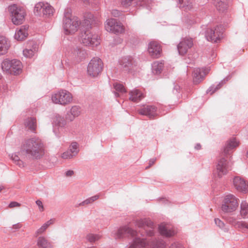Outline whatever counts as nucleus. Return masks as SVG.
I'll return each mask as SVG.
<instances>
[{
    "label": "nucleus",
    "instance_id": "1",
    "mask_svg": "<svg viewBox=\"0 0 248 248\" xmlns=\"http://www.w3.org/2000/svg\"><path fill=\"white\" fill-rule=\"evenodd\" d=\"M44 154V144L38 137H34L23 140L21 144L20 152L12 154L11 158L13 162L20 168L25 166L24 163L20 159L22 158L32 159H40Z\"/></svg>",
    "mask_w": 248,
    "mask_h": 248
},
{
    "label": "nucleus",
    "instance_id": "2",
    "mask_svg": "<svg viewBox=\"0 0 248 248\" xmlns=\"http://www.w3.org/2000/svg\"><path fill=\"white\" fill-rule=\"evenodd\" d=\"M126 235L133 238L129 248H140V238L138 232L129 226L121 227L116 232H112V236L115 239H122Z\"/></svg>",
    "mask_w": 248,
    "mask_h": 248
},
{
    "label": "nucleus",
    "instance_id": "3",
    "mask_svg": "<svg viewBox=\"0 0 248 248\" xmlns=\"http://www.w3.org/2000/svg\"><path fill=\"white\" fill-rule=\"evenodd\" d=\"M22 63L19 60L5 59L1 63V68L7 74L18 75L22 71Z\"/></svg>",
    "mask_w": 248,
    "mask_h": 248
},
{
    "label": "nucleus",
    "instance_id": "4",
    "mask_svg": "<svg viewBox=\"0 0 248 248\" xmlns=\"http://www.w3.org/2000/svg\"><path fill=\"white\" fill-rule=\"evenodd\" d=\"M79 41L81 43L85 46L94 47L100 44V38L99 36L95 33L93 34L89 30H87L81 33Z\"/></svg>",
    "mask_w": 248,
    "mask_h": 248
},
{
    "label": "nucleus",
    "instance_id": "5",
    "mask_svg": "<svg viewBox=\"0 0 248 248\" xmlns=\"http://www.w3.org/2000/svg\"><path fill=\"white\" fill-rule=\"evenodd\" d=\"M72 98V94L65 90H61L51 95V100L53 103L63 106L70 103Z\"/></svg>",
    "mask_w": 248,
    "mask_h": 248
},
{
    "label": "nucleus",
    "instance_id": "6",
    "mask_svg": "<svg viewBox=\"0 0 248 248\" xmlns=\"http://www.w3.org/2000/svg\"><path fill=\"white\" fill-rule=\"evenodd\" d=\"M9 11L14 24L18 25L23 23L25 16V11L23 8L14 4L9 6Z\"/></svg>",
    "mask_w": 248,
    "mask_h": 248
},
{
    "label": "nucleus",
    "instance_id": "7",
    "mask_svg": "<svg viewBox=\"0 0 248 248\" xmlns=\"http://www.w3.org/2000/svg\"><path fill=\"white\" fill-rule=\"evenodd\" d=\"M80 24V22L77 17L63 18L62 27L64 33L66 35L74 34L78 31Z\"/></svg>",
    "mask_w": 248,
    "mask_h": 248
},
{
    "label": "nucleus",
    "instance_id": "8",
    "mask_svg": "<svg viewBox=\"0 0 248 248\" xmlns=\"http://www.w3.org/2000/svg\"><path fill=\"white\" fill-rule=\"evenodd\" d=\"M103 64L100 58H93L88 64L87 73L93 77H97L102 71Z\"/></svg>",
    "mask_w": 248,
    "mask_h": 248
},
{
    "label": "nucleus",
    "instance_id": "9",
    "mask_svg": "<svg viewBox=\"0 0 248 248\" xmlns=\"http://www.w3.org/2000/svg\"><path fill=\"white\" fill-rule=\"evenodd\" d=\"M238 202L239 200L234 195H228L224 198L222 209L225 212H232L237 208Z\"/></svg>",
    "mask_w": 248,
    "mask_h": 248
},
{
    "label": "nucleus",
    "instance_id": "10",
    "mask_svg": "<svg viewBox=\"0 0 248 248\" xmlns=\"http://www.w3.org/2000/svg\"><path fill=\"white\" fill-rule=\"evenodd\" d=\"M105 28L108 31L115 34L122 33L124 31V28L122 23L113 18L107 20Z\"/></svg>",
    "mask_w": 248,
    "mask_h": 248
},
{
    "label": "nucleus",
    "instance_id": "11",
    "mask_svg": "<svg viewBox=\"0 0 248 248\" xmlns=\"http://www.w3.org/2000/svg\"><path fill=\"white\" fill-rule=\"evenodd\" d=\"M149 55L153 58L157 59L162 54V49L160 43L156 41H151L148 46Z\"/></svg>",
    "mask_w": 248,
    "mask_h": 248
},
{
    "label": "nucleus",
    "instance_id": "12",
    "mask_svg": "<svg viewBox=\"0 0 248 248\" xmlns=\"http://www.w3.org/2000/svg\"><path fill=\"white\" fill-rule=\"evenodd\" d=\"M140 114L145 115L150 119H155L159 115V111L154 106L143 105L140 108Z\"/></svg>",
    "mask_w": 248,
    "mask_h": 248
},
{
    "label": "nucleus",
    "instance_id": "13",
    "mask_svg": "<svg viewBox=\"0 0 248 248\" xmlns=\"http://www.w3.org/2000/svg\"><path fill=\"white\" fill-rule=\"evenodd\" d=\"M227 171L228 167L227 160L225 158L222 157L218 161L215 176V177L220 178L224 175L226 174Z\"/></svg>",
    "mask_w": 248,
    "mask_h": 248
},
{
    "label": "nucleus",
    "instance_id": "14",
    "mask_svg": "<svg viewBox=\"0 0 248 248\" xmlns=\"http://www.w3.org/2000/svg\"><path fill=\"white\" fill-rule=\"evenodd\" d=\"M233 185L235 188L239 192L246 193L248 191V182L240 177H235L233 180Z\"/></svg>",
    "mask_w": 248,
    "mask_h": 248
},
{
    "label": "nucleus",
    "instance_id": "15",
    "mask_svg": "<svg viewBox=\"0 0 248 248\" xmlns=\"http://www.w3.org/2000/svg\"><path fill=\"white\" fill-rule=\"evenodd\" d=\"M71 56L77 62H79L85 59L87 53L85 49L77 46L72 49Z\"/></svg>",
    "mask_w": 248,
    "mask_h": 248
},
{
    "label": "nucleus",
    "instance_id": "16",
    "mask_svg": "<svg viewBox=\"0 0 248 248\" xmlns=\"http://www.w3.org/2000/svg\"><path fill=\"white\" fill-rule=\"evenodd\" d=\"M239 142L236 138H232L229 139L226 142L223 153L224 155H230L233 152V149L238 147Z\"/></svg>",
    "mask_w": 248,
    "mask_h": 248
},
{
    "label": "nucleus",
    "instance_id": "17",
    "mask_svg": "<svg viewBox=\"0 0 248 248\" xmlns=\"http://www.w3.org/2000/svg\"><path fill=\"white\" fill-rule=\"evenodd\" d=\"M193 45V40L191 38H185L183 39L178 46V50L181 55L185 54L188 49Z\"/></svg>",
    "mask_w": 248,
    "mask_h": 248
},
{
    "label": "nucleus",
    "instance_id": "18",
    "mask_svg": "<svg viewBox=\"0 0 248 248\" xmlns=\"http://www.w3.org/2000/svg\"><path fill=\"white\" fill-rule=\"evenodd\" d=\"M160 233L166 237H171L176 233L174 229L169 224L162 223L158 227Z\"/></svg>",
    "mask_w": 248,
    "mask_h": 248
},
{
    "label": "nucleus",
    "instance_id": "19",
    "mask_svg": "<svg viewBox=\"0 0 248 248\" xmlns=\"http://www.w3.org/2000/svg\"><path fill=\"white\" fill-rule=\"evenodd\" d=\"M209 72L208 69H195L193 72V80L195 84H198Z\"/></svg>",
    "mask_w": 248,
    "mask_h": 248
},
{
    "label": "nucleus",
    "instance_id": "20",
    "mask_svg": "<svg viewBox=\"0 0 248 248\" xmlns=\"http://www.w3.org/2000/svg\"><path fill=\"white\" fill-rule=\"evenodd\" d=\"M220 35L218 29H209L206 31V38L208 41L217 42L220 39Z\"/></svg>",
    "mask_w": 248,
    "mask_h": 248
},
{
    "label": "nucleus",
    "instance_id": "21",
    "mask_svg": "<svg viewBox=\"0 0 248 248\" xmlns=\"http://www.w3.org/2000/svg\"><path fill=\"white\" fill-rule=\"evenodd\" d=\"M10 46V41L5 36H0V55L7 53Z\"/></svg>",
    "mask_w": 248,
    "mask_h": 248
},
{
    "label": "nucleus",
    "instance_id": "22",
    "mask_svg": "<svg viewBox=\"0 0 248 248\" xmlns=\"http://www.w3.org/2000/svg\"><path fill=\"white\" fill-rule=\"evenodd\" d=\"M28 28L27 26H22L16 30L14 36L15 38L18 41L25 40L28 35Z\"/></svg>",
    "mask_w": 248,
    "mask_h": 248
},
{
    "label": "nucleus",
    "instance_id": "23",
    "mask_svg": "<svg viewBox=\"0 0 248 248\" xmlns=\"http://www.w3.org/2000/svg\"><path fill=\"white\" fill-rule=\"evenodd\" d=\"M119 62L121 67L125 71L129 70L132 65V59L130 57L122 58Z\"/></svg>",
    "mask_w": 248,
    "mask_h": 248
},
{
    "label": "nucleus",
    "instance_id": "24",
    "mask_svg": "<svg viewBox=\"0 0 248 248\" xmlns=\"http://www.w3.org/2000/svg\"><path fill=\"white\" fill-rule=\"evenodd\" d=\"M84 18V23L87 29L91 28L93 25L96 23L93 15L90 13H86Z\"/></svg>",
    "mask_w": 248,
    "mask_h": 248
},
{
    "label": "nucleus",
    "instance_id": "25",
    "mask_svg": "<svg viewBox=\"0 0 248 248\" xmlns=\"http://www.w3.org/2000/svg\"><path fill=\"white\" fill-rule=\"evenodd\" d=\"M113 88L115 90L112 91L114 93L115 97H118L120 96V93H124L126 92V89L124 86L121 83L117 82H114L113 84Z\"/></svg>",
    "mask_w": 248,
    "mask_h": 248
},
{
    "label": "nucleus",
    "instance_id": "26",
    "mask_svg": "<svg viewBox=\"0 0 248 248\" xmlns=\"http://www.w3.org/2000/svg\"><path fill=\"white\" fill-rule=\"evenodd\" d=\"M164 68V62L161 61H155L152 65V70L153 74H160Z\"/></svg>",
    "mask_w": 248,
    "mask_h": 248
},
{
    "label": "nucleus",
    "instance_id": "27",
    "mask_svg": "<svg viewBox=\"0 0 248 248\" xmlns=\"http://www.w3.org/2000/svg\"><path fill=\"white\" fill-rule=\"evenodd\" d=\"M38 48V46L36 44H34L31 47L24 49L23 54L25 57L31 58L37 52Z\"/></svg>",
    "mask_w": 248,
    "mask_h": 248
},
{
    "label": "nucleus",
    "instance_id": "28",
    "mask_svg": "<svg viewBox=\"0 0 248 248\" xmlns=\"http://www.w3.org/2000/svg\"><path fill=\"white\" fill-rule=\"evenodd\" d=\"M37 246L40 248H51L52 245L46 237L40 236L37 239Z\"/></svg>",
    "mask_w": 248,
    "mask_h": 248
},
{
    "label": "nucleus",
    "instance_id": "29",
    "mask_svg": "<svg viewBox=\"0 0 248 248\" xmlns=\"http://www.w3.org/2000/svg\"><path fill=\"white\" fill-rule=\"evenodd\" d=\"M179 6L184 11H188L193 8V3L191 0H179Z\"/></svg>",
    "mask_w": 248,
    "mask_h": 248
},
{
    "label": "nucleus",
    "instance_id": "30",
    "mask_svg": "<svg viewBox=\"0 0 248 248\" xmlns=\"http://www.w3.org/2000/svg\"><path fill=\"white\" fill-rule=\"evenodd\" d=\"M25 125L31 131H34L36 127V120L33 117H30L25 120Z\"/></svg>",
    "mask_w": 248,
    "mask_h": 248
},
{
    "label": "nucleus",
    "instance_id": "31",
    "mask_svg": "<svg viewBox=\"0 0 248 248\" xmlns=\"http://www.w3.org/2000/svg\"><path fill=\"white\" fill-rule=\"evenodd\" d=\"M53 124L59 127H62L65 125L66 122L63 117L57 114L55 116L53 120Z\"/></svg>",
    "mask_w": 248,
    "mask_h": 248
},
{
    "label": "nucleus",
    "instance_id": "32",
    "mask_svg": "<svg viewBox=\"0 0 248 248\" xmlns=\"http://www.w3.org/2000/svg\"><path fill=\"white\" fill-rule=\"evenodd\" d=\"M81 112V109L78 106H73L71 109L70 113L72 115V116H70L68 119L71 121L73 120L75 117H78L79 116Z\"/></svg>",
    "mask_w": 248,
    "mask_h": 248
},
{
    "label": "nucleus",
    "instance_id": "33",
    "mask_svg": "<svg viewBox=\"0 0 248 248\" xmlns=\"http://www.w3.org/2000/svg\"><path fill=\"white\" fill-rule=\"evenodd\" d=\"M129 100L134 102H138L140 98V92L138 89H134L129 93Z\"/></svg>",
    "mask_w": 248,
    "mask_h": 248
},
{
    "label": "nucleus",
    "instance_id": "34",
    "mask_svg": "<svg viewBox=\"0 0 248 248\" xmlns=\"http://www.w3.org/2000/svg\"><path fill=\"white\" fill-rule=\"evenodd\" d=\"M67 150L69 151L71 155H72L74 157L76 156L79 152L78 143L75 142H72L69 146Z\"/></svg>",
    "mask_w": 248,
    "mask_h": 248
},
{
    "label": "nucleus",
    "instance_id": "35",
    "mask_svg": "<svg viewBox=\"0 0 248 248\" xmlns=\"http://www.w3.org/2000/svg\"><path fill=\"white\" fill-rule=\"evenodd\" d=\"M53 8L47 3H45L42 14L44 15L50 16L53 14Z\"/></svg>",
    "mask_w": 248,
    "mask_h": 248
},
{
    "label": "nucleus",
    "instance_id": "36",
    "mask_svg": "<svg viewBox=\"0 0 248 248\" xmlns=\"http://www.w3.org/2000/svg\"><path fill=\"white\" fill-rule=\"evenodd\" d=\"M101 237V235L99 234L89 233L86 236V239L91 243H94L99 240Z\"/></svg>",
    "mask_w": 248,
    "mask_h": 248
},
{
    "label": "nucleus",
    "instance_id": "37",
    "mask_svg": "<svg viewBox=\"0 0 248 248\" xmlns=\"http://www.w3.org/2000/svg\"><path fill=\"white\" fill-rule=\"evenodd\" d=\"M240 214L241 216L245 217L248 214V203L243 202L240 205Z\"/></svg>",
    "mask_w": 248,
    "mask_h": 248
},
{
    "label": "nucleus",
    "instance_id": "38",
    "mask_svg": "<svg viewBox=\"0 0 248 248\" xmlns=\"http://www.w3.org/2000/svg\"><path fill=\"white\" fill-rule=\"evenodd\" d=\"M45 3L39 2L36 4L34 8V12L36 15H41L43 13Z\"/></svg>",
    "mask_w": 248,
    "mask_h": 248
},
{
    "label": "nucleus",
    "instance_id": "39",
    "mask_svg": "<svg viewBox=\"0 0 248 248\" xmlns=\"http://www.w3.org/2000/svg\"><path fill=\"white\" fill-rule=\"evenodd\" d=\"M74 156L71 155L69 151L67 150L61 155V157L64 159H70Z\"/></svg>",
    "mask_w": 248,
    "mask_h": 248
},
{
    "label": "nucleus",
    "instance_id": "40",
    "mask_svg": "<svg viewBox=\"0 0 248 248\" xmlns=\"http://www.w3.org/2000/svg\"><path fill=\"white\" fill-rule=\"evenodd\" d=\"M63 18H73L72 17V10L69 8H67L64 12Z\"/></svg>",
    "mask_w": 248,
    "mask_h": 248
},
{
    "label": "nucleus",
    "instance_id": "41",
    "mask_svg": "<svg viewBox=\"0 0 248 248\" xmlns=\"http://www.w3.org/2000/svg\"><path fill=\"white\" fill-rule=\"evenodd\" d=\"M216 6L217 9L220 11H224L227 8L226 4L221 1L218 2Z\"/></svg>",
    "mask_w": 248,
    "mask_h": 248
},
{
    "label": "nucleus",
    "instance_id": "42",
    "mask_svg": "<svg viewBox=\"0 0 248 248\" xmlns=\"http://www.w3.org/2000/svg\"><path fill=\"white\" fill-rule=\"evenodd\" d=\"M234 225L237 226L238 228H246L248 229V223L246 222H237Z\"/></svg>",
    "mask_w": 248,
    "mask_h": 248
},
{
    "label": "nucleus",
    "instance_id": "43",
    "mask_svg": "<svg viewBox=\"0 0 248 248\" xmlns=\"http://www.w3.org/2000/svg\"><path fill=\"white\" fill-rule=\"evenodd\" d=\"M47 228L46 226L44 224L39 229H38L35 232V235L37 236L40 234L43 233Z\"/></svg>",
    "mask_w": 248,
    "mask_h": 248
},
{
    "label": "nucleus",
    "instance_id": "44",
    "mask_svg": "<svg viewBox=\"0 0 248 248\" xmlns=\"http://www.w3.org/2000/svg\"><path fill=\"white\" fill-rule=\"evenodd\" d=\"M215 222L216 224L220 228H223V227L224 226V223L218 218H215Z\"/></svg>",
    "mask_w": 248,
    "mask_h": 248
},
{
    "label": "nucleus",
    "instance_id": "45",
    "mask_svg": "<svg viewBox=\"0 0 248 248\" xmlns=\"http://www.w3.org/2000/svg\"><path fill=\"white\" fill-rule=\"evenodd\" d=\"M35 202H36V204L38 206L40 211H41V212L43 211H44V206H43L42 202L40 200H38L36 201Z\"/></svg>",
    "mask_w": 248,
    "mask_h": 248
},
{
    "label": "nucleus",
    "instance_id": "46",
    "mask_svg": "<svg viewBox=\"0 0 248 248\" xmlns=\"http://www.w3.org/2000/svg\"><path fill=\"white\" fill-rule=\"evenodd\" d=\"M111 14L112 16H113L114 17H118L120 15L121 12H120V11H119L118 10L113 9V10H112V11L111 12Z\"/></svg>",
    "mask_w": 248,
    "mask_h": 248
},
{
    "label": "nucleus",
    "instance_id": "47",
    "mask_svg": "<svg viewBox=\"0 0 248 248\" xmlns=\"http://www.w3.org/2000/svg\"><path fill=\"white\" fill-rule=\"evenodd\" d=\"M140 247H146L147 246L149 245V243L148 242L146 241L145 239H140Z\"/></svg>",
    "mask_w": 248,
    "mask_h": 248
},
{
    "label": "nucleus",
    "instance_id": "48",
    "mask_svg": "<svg viewBox=\"0 0 248 248\" xmlns=\"http://www.w3.org/2000/svg\"><path fill=\"white\" fill-rule=\"evenodd\" d=\"M141 223L142 224H145L147 226H149V227H152L153 226V223L150 220H145L144 221H142V222L140 221V224Z\"/></svg>",
    "mask_w": 248,
    "mask_h": 248
},
{
    "label": "nucleus",
    "instance_id": "49",
    "mask_svg": "<svg viewBox=\"0 0 248 248\" xmlns=\"http://www.w3.org/2000/svg\"><path fill=\"white\" fill-rule=\"evenodd\" d=\"M20 206V204L16 202H12L9 205L10 208H13L15 207H18Z\"/></svg>",
    "mask_w": 248,
    "mask_h": 248
},
{
    "label": "nucleus",
    "instance_id": "50",
    "mask_svg": "<svg viewBox=\"0 0 248 248\" xmlns=\"http://www.w3.org/2000/svg\"><path fill=\"white\" fill-rule=\"evenodd\" d=\"M54 222V219H50V220L46 221L45 223H44L45 225L46 226V227H48L49 225L53 224Z\"/></svg>",
    "mask_w": 248,
    "mask_h": 248
},
{
    "label": "nucleus",
    "instance_id": "51",
    "mask_svg": "<svg viewBox=\"0 0 248 248\" xmlns=\"http://www.w3.org/2000/svg\"><path fill=\"white\" fill-rule=\"evenodd\" d=\"M21 226H22L21 224L19 223H18L17 224L14 225L13 226V227H11V228L12 229L18 230V229H20L21 227Z\"/></svg>",
    "mask_w": 248,
    "mask_h": 248
},
{
    "label": "nucleus",
    "instance_id": "52",
    "mask_svg": "<svg viewBox=\"0 0 248 248\" xmlns=\"http://www.w3.org/2000/svg\"><path fill=\"white\" fill-rule=\"evenodd\" d=\"M74 174V172L72 170H68L65 172V175L67 177H71Z\"/></svg>",
    "mask_w": 248,
    "mask_h": 248
},
{
    "label": "nucleus",
    "instance_id": "53",
    "mask_svg": "<svg viewBox=\"0 0 248 248\" xmlns=\"http://www.w3.org/2000/svg\"><path fill=\"white\" fill-rule=\"evenodd\" d=\"M99 198V196L98 195H94L93 196H92L90 198V201H91L92 203L93 202L95 201L96 200H97V199H98Z\"/></svg>",
    "mask_w": 248,
    "mask_h": 248
},
{
    "label": "nucleus",
    "instance_id": "54",
    "mask_svg": "<svg viewBox=\"0 0 248 248\" xmlns=\"http://www.w3.org/2000/svg\"><path fill=\"white\" fill-rule=\"evenodd\" d=\"M170 248H183V247L180 244H173L171 245Z\"/></svg>",
    "mask_w": 248,
    "mask_h": 248
},
{
    "label": "nucleus",
    "instance_id": "55",
    "mask_svg": "<svg viewBox=\"0 0 248 248\" xmlns=\"http://www.w3.org/2000/svg\"><path fill=\"white\" fill-rule=\"evenodd\" d=\"M85 205H88L86 203V200H84V201L82 202H81L79 203L77 206V207H79V206H84Z\"/></svg>",
    "mask_w": 248,
    "mask_h": 248
},
{
    "label": "nucleus",
    "instance_id": "56",
    "mask_svg": "<svg viewBox=\"0 0 248 248\" xmlns=\"http://www.w3.org/2000/svg\"><path fill=\"white\" fill-rule=\"evenodd\" d=\"M86 201V203L87 204H91L92 203V202L91 201H90V198H88V199H87L86 200H85Z\"/></svg>",
    "mask_w": 248,
    "mask_h": 248
},
{
    "label": "nucleus",
    "instance_id": "57",
    "mask_svg": "<svg viewBox=\"0 0 248 248\" xmlns=\"http://www.w3.org/2000/svg\"><path fill=\"white\" fill-rule=\"evenodd\" d=\"M4 188V187L3 186H0V192H1Z\"/></svg>",
    "mask_w": 248,
    "mask_h": 248
},
{
    "label": "nucleus",
    "instance_id": "58",
    "mask_svg": "<svg viewBox=\"0 0 248 248\" xmlns=\"http://www.w3.org/2000/svg\"><path fill=\"white\" fill-rule=\"evenodd\" d=\"M201 145H197V146H196V148L197 149H200L201 148Z\"/></svg>",
    "mask_w": 248,
    "mask_h": 248
},
{
    "label": "nucleus",
    "instance_id": "59",
    "mask_svg": "<svg viewBox=\"0 0 248 248\" xmlns=\"http://www.w3.org/2000/svg\"><path fill=\"white\" fill-rule=\"evenodd\" d=\"M246 156L248 157V151H247L246 153Z\"/></svg>",
    "mask_w": 248,
    "mask_h": 248
},
{
    "label": "nucleus",
    "instance_id": "60",
    "mask_svg": "<svg viewBox=\"0 0 248 248\" xmlns=\"http://www.w3.org/2000/svg\"><path fill=\"white\" fill-rule=\"evenodd\" d=\"M150 162H152V164L151 165L153 164L154 163V161H151Z\"/></svg>",
    "mask_w": 248,
    "mask_h": 248
},
{
    "label": "nucleus",
    "instance_id": "61",
    "mask_svg": "<svg viewBox=\"0 0 248 248\" xmlns=\"http://www.w3.org/2000/svg\"><path fill=\"white\" fill-rule=\"evenodd\" d=\"M140 98H141L142 97H143V96H142V95L141 93H140Z\"/></svg>",
    "mask_w": 248,
    "mask_h": 248
},
{
    "label": "nucleus",
    "instance_id": "62",
    "mask_svg": "<svg viewBox=\"0 0 248 248\" xmlns=\"http://www.w3.org/2000/svg\"><path fill=\"white\" fill-rule=\"evenodd\" d=\"M150 247H151V248H154V247H152L151 245H150Z\"/></svg>",
    "mask_w": 248,
    "mask_h": 248
},
{
    "label": "nucleus",
    "instance_id": "63",
    "mask_svg": "<svg viewBox=\"0 0 248 248\" xmlns=\"http://www.w3.org/2000/svg\"><path fill=\"white\" fill-rule=\"evenodd\" d=\"M1 75L0 74V79L1 78Z\"/></svg>",
    "mask_w": 248,
    "mask_h": 248
}]
</instances>
